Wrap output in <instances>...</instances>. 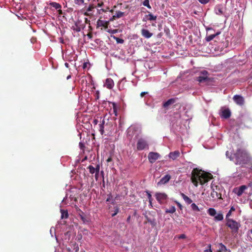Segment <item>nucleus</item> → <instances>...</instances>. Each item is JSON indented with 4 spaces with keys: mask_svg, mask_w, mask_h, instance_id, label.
<instances>
[{
    "mask_svg": "<svg viewBox=\"0 0 252 252\" xmlns=\"http://www.w3.org/2000/svg\"><path fill=\"white\" fill-rule=\"evenodd\" d=\"M228 151L226 152V156L229 158L230 160L234 161L236 164L241 165L243 166L244 165L248 164L251 162V158L243 148H239L233 155L231 154L229 156Z\"/></svg>",
    "mask_w": 252,
    "mask_h": 252,
    "instance_id": "nucleus-1",
    "label": "nucleus"
},
{
    "mask_svg": "<svg viewBox=\"0 0 252 252\" xmlns=\"http://www.w3.org/2000/svg\"><path fill=\"white\" fill-rule=\"evenodd\" d=\"M212 178L213 176L211 173L204 172L197 168L193 169L191 172V181L196 187L198 185V183L203 185L207 183Z\"/></svg>",
    "mask_w": 252,
    "mask_h": 252,
    "instance_id": "nucleus-2",
    "label": "nucleus"
},
{
    "mask_svg": "<svg viewBox=\"0 0 252 252\" xmlns=\"http://www.w3.org/2000/svg\"><path fill=\"white\" fill-rule=\"evenodd\" d=\"M225 225L231 229L232 234L237 235L238 233L239 229L241 227V224L232 219L226 218Z\"/></svg>",
    "mask_w": 252,
    "mask_h": 252,
    "instance_id": "nucleus-3",
    "label": "nucleus"
},
{
    "mask_svg": "<svg viewBox=\"0 0 252 252\" xmlns=\"http://www.w3.org/2000/svg\"><path fill=\"white\" fill-rule=\"evenodd\" d=\"M208 76V72L206 70H203L200 72V75L197 77V80L200 83L208 82L210 80Z\"/></svg>",
    "mask_w": 252,
    "mask_h": 252,
    "instance_id": "nucleus-4",
    "label": "nucleus"
},
{
    "mask_svg": "<svg viewBox=\"0 0 252 252\" xmlns=\"http://www.w3.org/2000/svg\"><path fill=\"white\" fill-rule=\"evenodd\" d=\"M147 148H148L147 141L143 138L139 139L137 143V149L141 151Z\"/></svg>",
    "mask_w": 252,
    "mask_h": 252,
    "instance_id": "nucleus-5",
    "label": "nucleus"
},
{
    "mask_svg": "<svg viewBox=\"0 0 252 252\" xmlns=\"http://www.w3.org/2000/svg\"><path fill=\"white\" fill-rule=\"evenodd\" d=\"M248 188V186L246 185H242L238 187L235 188L233 192L237 194L238 196H241L243 193H244L245 190Z\"/></svg>",
    "mask_w": 252,
    "mask_h": 252,
    "instance_id": "nucleus-6",
    "label": "nucleus"
},
{
    "mask_svg": "<svg viewBox=\"0 0 252 252\" xmlns=\"http://www.w3.org/2000/svg\"><path fill=\"white\" fill-rule=\"evenodd\" d=\"M218 188V187L217 186H215V187H212V191L211 193V196L214 200L221 198V193L217 191Z\"/></svg>",
    "mask_w": 252,
    "mask_h": 252,
    "instance_id": "nucleus-7",
    "label": "nucleus"
},
{
    "mask_svg": "<svg viewBox=\"0 0 252 252\" xmlns=\"http://www.w3.org/2000/svg\"><path fill=\"white\" fill-rule=\"evenodd\" d=\"M160 157V155L156 152H150L148 155V159L150 163H154Z\"/></svg>",
    "mask_w": 252,
    "mask_h": 252,
    "instance_id": "nucleus-8",
    "label": "nucleus"
},
{
    "mask_svg": "<svg viewBox=\"0 0 252 252\" xmlns=\"http://www.w3.org/2000/svg\"><path fill=\"white\" fill-rule=\"evenodd\" d=\"M220 116L221 118L228 119L231 116V112L228 108H221Z\"/></svg>",
    "mask_w": 252,
    "mask_h": 252,
    "instance_id": "nucleus-9",
    "label": "nucleus"
},
{
    "mask_svg": "<svg viewBox=\"0 0 252 252\" xmlns=\"http://www.w3.org/2000/svg\"><path fill=\"white\" fill-rule=\"evenodd\" d=\"M233 99L235 102L240 106H242L244 104V98L240 95H235Z\"/></svg>",
    "mask_w": 252,
    "mask_h": 252,
    "instance_id": "nucleus-10",
    "label": "nucleus"
},
{
    "mask_svg": "<svg viewBox=\"0 0 252 252\" xmlns=\"http://www.w3.org/2000/svg\"><path fill=\"white\" fill-rule=\"evenodd\" d=\"M156 198L158 202L161 203L166 199L167 195L164 193L157 192L155 194Z\"/></svg>",
    "mask_w": 252,
    "mask_h": 252,
    "instance_id": "nucleus-11",
    "label": "nucleus"
},
{
    "mask_svg": "<svg viewBox=\"0 0 252 252\" xmlns=\"http://www.w3.org/2000/svg\"><path fill=\"white\" fill-rule=\"evenodd\" d=\"M171 179V176L167 174L162 177L158 183V185H161L166 184Z\"/></svg>",
    "mask_w": 252,
    "mask_h": 252,
    "instance_id": "nucleus-12",
    "label": "nucleus"
},
{
    "mask_svg": "<svg viewBox=\"0 0 252 252\" xmlns=\"http://www.w3.org/2000/svg\"><path fill=\"white\" fill-rule=\"evenodd\" d=\"M141 34L143 37L146 38H149L153 35L152 33L150 32L148 30L145 29L141 30Z\"/></svg>",
    "mask_w": 252,
    "mask_h": 252,
    "instance_id": "nucleus-13",
    "label": "nucleus"
},
{
    "mask_svg": "<svg viewBox=\"0 0 252 252\" xmlns=\"http://www.w3.org/2000/svg\"><path fill=\"white\" fill-rule=\"evenodd\" d=\"M105 85L107 88L111 89L114 86V83L111 78H107L105 81Z\"/></svg>",
    "mask_w": 252,
    "mask_h": 252,
    "instance_id": "nucleus-14",
    "label": "nucleus"
},
{
    "mask_svg": "<svg viewBox=\"0 0 252 252\" xmlns=\"http://www.w3.org/2000/svg\"><path fill=\"white\" fill-rule=\"evenodd\" d=\"M180 155L179 151H175L173 152H170L169 154V157L173 160L176 159Z\"/></svg>",
    "mask_w": 252,
    "mask_h": 252,
    "instance_id": "nucleus-15",
    "label": "nucleus"
},
{
    "mask_svg": "<svg viewBox=\"0 0 252 252\" xmlns=\"http://www.w3.org/2000/svg\"><path fill=\"white\" fill-rule=\"evenodd\" d=\"M145 217L147 220L146 222L150 223L153 227L156 225L157 222L155 218H151L150 217H149L148 215H145Z\"/></svg>",
    "mask_w": 252,
    "mask_h": 252,
    "instance_id": "nucleus-16",
    "label": "nucleus"
},
{
    "mask_svg": "<svg viewBox=\"0 0 252 252\" xmlns=\"http://www.w3.org/2000/svg\"><path fill=\"white\" fill-rule=\"evenodd\" d=\"M177 99V98H170V99H168L167 101H166V102L163 103V106L164 108L167 107L170 105L175 103L176 102V100Z\"/></svg>",
    "mask_w": 252,
    "mask_h": 252,
    "instance_id": "nucleus-17",
    "label": "nucleus"
},
{
    "mask_svg": "<svg viewBox=\"0 0 252 252\" xmlns=\"http://www.w3.org/2000/svg\"><path fill=\"white\" fill-rule=\"evenodd\" d=\"M220 33V32H218L215 34L206 36V37H205V40L206 41L209 42V41H211L212 40H213L216 36L219 35Z\"/></svg>",
    "mask_w": 252,
    "mask_h": 252,
    "instance_id": "nucleus-18",
    "label": "nucleus"
},
{
    "mask_svg": "<svg viewBox=\"0 0 252 252\" xmlns=\"http://www.w3.org/2000/svg\"><path fill=\"white\" fill-rule=\"evenodd\" d=\"M181 195L183 199L184 200V201L188 204H190L192 203V200L189 198L188 196H187L186 195H185L183 193H181Z\"/></svg>",
    "mask_w": 252,
    "mask_h": 252,
    "instance_id": "nucleus-19",
    "label": "nucleus"
},
{
    "mask_svg": "<svg viewBox=\"0 0 252 252\" xmlns=\"http://www.w3.org/2000/svg\"><path fill=\"white\" fill-rule=\"evenodd\" d=\"M106 115H105L104 116L103 120L102 121V122H101V124L99 125V131L101 135H103V133L104 132V123H105L104 119L106 118Z\"/></svg>",
    "mask_w": 252,
    "mask_h": 252,
    "instance_id": "nucleus-20",
    "label": "nucleus"
},
{
    "mask_svg": "<svg viewBox=\"0 0 252 252\" xmlns=\"http://www.w3.org/2000/svg\"><path fill=\"white\" fill-rule=\"evenodd\" d=\"M49 5L52 7L55 8L56 9H61L62 8L61 5L56 2H51Z\"/></svg>",
    "mask_w": 252,
    "mask_h": 252,
    "instance_id": "nucleus-21",
    "label": "nucleus"
},
{
    "mask_svg": "<svg viewBox=\"0 0 252 252\" xmlns=\"http://www.w3.org/2000/svg\"><path fill=\"white\" fill-rule=\"evenodd\" d=\"M124 15V12H121L120 11H116V14L113 16V19H115L116 18H119L123 17Z\"/></svg>",
    "mask_w": 252,
    "mask_h": 252,
    "instance_id": "nucleus-22",
    "label": "nucleus"
},
{
    "mask_svg": "<svg viewBox=\"0 0 252 252\" xmlns=\"http://www.w3.org/2000/svg\"><path fill=\"white\" fill-rule=\"evenodd\" d=\"M97 24L98 26H101L105 28L107 27L108 23L106 22H104V21L98 20L97 22Z\"/></svg>",
    "mask_w": 252,
    "mask_h": 252,
    "instance_id": "nucleus-23",
    "label": "nucleus"
},
{
    "mask_svg": "<svg viewBox=\"0 0 252 252\" xmlns=\"http://www.w3.org/2000/svg\"><path fill=\"white\" fill-rule=\"evenodd\" d=\"M61 218L62 219H67L68 217V212L66 210H61Z\"/></svg>",
    "mask_w": 252,
    "mask_h": 252,
    "instance_id": "nucleus-24",
    "label": "nucleus"
},
{
    "mask_svg": "<svg viewBox=\"0 0 252 252\" xmlns=\"http://www.w3.org/2000/svg\"><path fill=\"white\" fill-rule=\"evenodd\" d=\"M176 211V208L175 206H172L169 209H167L165 210L166 213L173 214Z\"/></svg>",
    "mask_w": 252,
    "mask_h": 252,
    "instance_id": "nucleus-25",
    "label": "nucleus"
},
{
    "mask_svg": "<svg viewBox=\"0 0 252 252\" xmlns=\"http://www.w3.org/2000/svg\"><path fill=\"white\" fill-rule=\"evenodd\" d=\"M227 251V249L226 247L222 243H220L218 252H222L223 251L226 252Z\"/></svg>",
    "mask_w": 252,
    "mask_h": 252,
    "instance_id": "nucleus-26",
    "label": "nucleus"
},
{
    "mask_svg": "<svg viewBox=\"0 0 252 252\" xmlns=\"http://www.w3.org/2000/svg\"><path fill=\"white\" fill-rule=\"evenodd\" d=\"M90 0H74L75 3L78 5L87 4V2H88Z\"/></svg>",
    "mask_w": 252,
    "mask_h": 252,
    "instance_id": "nucleus-27",
    "label": "nucleus"
},
{
    "mask_svg": "<svg viewBox=\"0 0 252 252\" xmlns=\"http://www.w3.org/2000/svg\"><path fill=\"white\" fill-rule=\"evenodd\" d=\"M208 213L211 216H215L216 215V211L214 208H209L208 210Z\"/></svg>",
    "mask_w": 252,
    "mask_h": 252,
    "instance_id": "nucleus-28",
    "label": "nucleus"
},
{
    "mask_svg": "<svg viewBox=\"0 0 252 252\" xmlns=\"http://www.w3.org/2000/svg\"><path fill=\"white\" fill-rule=\"evenodd\" d=\"M147 19L149 21H155L157 19V16L153 15L151 13H149L147 15Z\"/></svg>",
    "mask_w": 252,
    "mask_h": 252,
    "instance_id": "nucleus-29",
    "label": "nucleus"
},
{
    "mask_svg": "<svg viewBox=\"0 0 252 252\" xmlns=\"http://www.w3.org/2000/svg\"><path fill=\"white\" fill-rule=\"evenodd\" d=\"M107 197L106 201V202H110L111 200H112L111 202V204H114L115 200L112 199L113 196H112V194L111 193L108 194L107 195Z\"/></svg>",
    "mask_w": 252,
    "mask_h": 252,
    "instance_id": "nucleus-30",
    "label": "nucleus"
},
{
    "mask_svg": "<svg viewBox=\"0 0 252 252\" xmlns=\"http://www.w3.org/2000/svg\"><path fill=\"white\" fill-rule=\"evenodd\" d=\"M191 208L192 211L194 212H199L200 211V209L198 208V207L195 204V203H192L191 204Z\"/></svg>",
    "mask_w": 252,
    "mask_h": 252,
    "instance_id": "nucleus-31",
    "label": "nucleus"
},
{
    "mask_svg": "<svg viewBox=\"0 0 252 252\" xmlns=\"http://www.w3.org/2000/svg\"><path fill=\"white\" fill-rule=\"evenodd\" d=\"M111 37H113L116 41L117 43L123 44L124 42V40L122 38H120L114 35H111Z\"/></svg>",
    "mask_w": 252,
    "mask_h": 252,
    "instance_id": "nucleus-32",
    "label": "nucleus"
},
{
    "mask_svg": "<svg viewBox=\"0 0 252 252\" xmlns=\"http://www.w3.org/2000/svg\"><path fill=\"white\" fill-rule=\"evenodd\" d=\"M120 211V209L118 206H116L114 207V210L113 211V213L111 214L112 217H115Z\"/></svg>",
    "mask_w": 252,
    "mask_h": 252,
    "instance_id": "nucleus-33",
    "label": "nucleus"
},
{
    "mask_svg": "<svg viewBox=\"0 0 252 252\" xmlns=\"http://www.w3.org/2000/svg\"><path fill=\"white\" fill-rule=\"evenodd\" d=\"M223 219V216L222 214H218L215 216V220L218 221L222 220Z\"/></svg>",
    "mask_w": 252,
    "mask_h": 252,
    "instance_id": "nucleus-34",
    "label": "nucleus"
},
{
    "mask_svg": "<svg viewBox=\"0 0 252 252\" xmlns=\"http://www.w3.org/2000/svg\"><path fill=\"white\" fill-rule=\"evenodd\" d=\"M88 169H89V172L91 174H93L95 173L96 170L93 166L91 165H89L88 167Z\"/></svg>",
    "mask_w": 252,
    "mask_h": 252,
    "instance_id": "nucleus-35",
    "label": "nucleus"
},
{
    "mask_svg": "<svg viewBox=\"0 0 252 252\" xmlns=\"http://www.w3.org/2000/svg\"><path fill=\"white\" fill-rule=\"evenodd\" d=\"M235 210V208H234V207L232 206L231 207L230 210L229 211V212L227 213V214L226 216V218H229V217L231 215L232 212H233Z\"/></svg>",
    "mask_w": 252,
    "mask_h": 252,
    "instance_id": "nucleus-36",
    "label": "nucleus"
},
{
    "mask_svg": "<svg viewBox=\"0 0 252 252\" xmlns=\"http://www.w3.org/2000/svg\"><path fill=\"white\" fill-rule=\"evenodd\" d=\"M143 4L145 6L148 7V8H151V6H150L149 4V0H145L143 2Z\"/></svg>",
    "mask_w": 252,
    "mask_h": 252,
    "instance_id": "nucleus-37",
    "label": "nucleus"
},
{
    "mask_svg": "<svg viewBox=\"0 0 252 252\" xmlns=\"http://www.w3.org/2000/svg\"><path fill=\"white\" fill-rule=\"evenodd\" d=\"M95 9V7H94V6L91 3L89 4V7L87 8V11H90L91 13V12L93 11L94 9Z\"/></svg>",
    "mask_w": 252,
    "mask_h": 252,
    "instance_id": "nucleus-38",
    "label": "nucleus"
},
{
    "mask_svg": "<svg viewBox=\"0 0 252 252\" xmlns=\"http://www.w3.org/2000/svg\"><path fill=\"white\" fill-rule=\"evenodd\" d=\"M113 112L115 113V115L117 116V105L115 103H113Z\"/></svg>",
    "mask_w": 252,
    "mask_h": 252,
    "instance_id": "nucleus-39",
    "label": "nucleus"
},
{
    "mask_svg": "<svg viewBox=\"0 0 252 252\" xmlns=\"http://www.w3.org/2000/svg\"><path fill=\"white\" fill-rule=\"evenodd\" d=\"M146 192L147 194V197L149 199V202H151V200H152V197L151 193L149 191H146Z\"/></svg>",
    "mask_w": 252,
    "mask_h": 252,
    "instance_id": "nucleus-40",
    "label": "nucleus"
},
{
    "mask_svg": "<svg viewBox=\"0 0 252 252\" xmlns=\"http://www.w3.org/2000/svg\"><path fill=\"white\" fill-rule=\"evenodd\" d=\"M107 32L111 33V34H114L118 32V30L115 29V30H108L107 31Z\"/></svg>",
    "mask_w": 252,
    "mask_h": 252,
    "instance_id": "nucleus-41",
    "label": "nucleus"
},
{
    "mask_svg": "<svg viewBox=\"0 0 252 252\" xmlns=\"http://www.w3.org/2000/svg\"><path fill=\"white\" fill-rule=\"evenodd\" d=\"M202 4H206L210 0H198Z\"/></svg>",
    "mask_w": 252,
    "mask_h": 252,
    "instance_id": "nucleus-42",
    "label": "nucleus"
},
{
    "mask_svg": "<svg viewBox=\"0 0 252 252\" xmlns=\"http://www.w3.org/2000/svg\"><path fill=\"white\" fill-rule=\"evenodd\" d=\"M208 247H209V249L204 250V252H212V251L211 250V244L209 245Z\"/></svg>",
    "mask_w": 252,
    "mask_h": 252,
    "instance_id": "nucleus-43",
    "label": "nucleus"
},
{
    "mask_svg": "<svg viewBox=\"0 0 252 252\" xmlns=\"http://www.w3.org/2000/svg\"><path fill=\"white\" fill-rule=\"evenodd\" d=\"M79 147H80V148L81 150H84V148H85V145H84V144H83V143H82V142H80V143H79Z\"/></svg>",
    "mask_w": 252,
    "mask_h": 252,
    "instance_id": "nucleus-44",
    "label": "nucleus"
},
{
    "mask_svg": "<svg viewBox=\"0 0 252 252\" xmlns=\"http://www.w3.org/2000/svg\"><path fill=\"white\" fill-rule=\"evenodd\" d=\"M96 170L95 172L99 173L100 170V165L99 164H97L96 167L94 168Z\"/></svg>",
    "mask_w": 252,
    "mask_h": 252,
    "instance_id": "nucleus-45",
    "label": "nucleus"
},
{
    "mask_svg": "<svg viewBox=\"0 0 252 252\" xmlns=\"http://www.w3.org/2000/svg\"><path fill=\"white\" fill-rule=\"evenodd\" d=\"M84 15L86 16H90L93 15V13H91L90 11H87V9H86V11L84 13Z\"/></svg>",
    "mask_w": 252,
    "mask_h": 252,
    "instance_id": "nucleus-46",
    "label": "nucleus"
},
{
    "mask_svg": "<svg viewBox=\"0 0 252 252\" xmlns=\"http://www.w3.org/2000/svg\"><path fill=\"white\" fill-rule=\"evenodd\" d=\"M76 28H73V30L74 31H76V32H79L81 31V28L79 27H78L77 25H76Z\"/></svg>",
    "mask_w": 252,
    "mask_h": 252,
    "instance_id": "nucleus-47",
    "label": "nucleus"
},
{
    "mask_svg": "<svg viewBox=\"0 0 252 252\" xmlns=\"http://www.w3.org/2000/svg\"><path fill=\"white\" fill-rule=\"evenodd\" d=\"M176 203L177 204V206L179 207V208H180V210L183 209V206L181 204V203H180L179 202H177V201H176Z\"/></svg>",
    "mask_w": 252,
    "mask_h": 252,
    "instance_id": "nucleus-48",
    "label": "nucleus"
},
{
    "mask_svg": "<svg viewBox=\"0 0 252 252\" xmlns=\"http://www.w3.org/2000/svg\"><path fill=\"white\" fill-rule=\"evenodd\" d=\"M186 238V236L185 234H181L179 236V239H185Z\"/></svg>",
    "mask_w": 252,
    "mask_h": 252,
    "instance_id": "nucleus-49",
    "label": "nucleus"
},
{
    "mask_svg": "<svg viewBox=\"0 0 252 252\" xmlns=\"http://www.w3.org/2000/svg\"><path fill=\"white\" fill-rule=\"evenodd\" d=\"M148 94V92H142L140 94V96L141 97H143L145 94Z\"/></svg>",
    "mask_w": 252,
    "mask_h": 252,
    "instance_id": "nucleus-50",
    "label": "nucleus"
},
{
    "mask_svg": "<svg viewBox=\"0 0 252 252\" xmlns=\"http://www.w3.org/2000/svg\"><path fill=\"white\" fill-rule=\"evenodd\" d=\"M99 176V173L95 172V179L96 180H97Z\"/></svg>",
    "mask_w": 252,
    "mask_h": 252,
    "instance_id": "nucleus-51",
    "label": "nucleus"
},
{
    "mask_svg": "<svg viewBox=\"0 0 252 252\" xmlns=\"http://www.w3.org/2000/svg\"><path fill=\"white\" fill-rule=\"evenodd\" d=\"M98 120H96V119H94V121H93V124H94V125H97V123H98Z\"/></svg>",
    "mask_w": 252,
    "mask_h": 252,
    "instance_id": "nucleus-52",
    "label": "nucleus"
},
{
    "mask_svg": "<svg viewBox=\"0 0 252 252\" xmlns=\"http://www.w3.org/2000/svg\"><path fill=\"white\" fill-rule=\"evenodd\" d=\"M58 14L60 15H61L63 14V11L61 9H59L58 10Z\"/></svg>",
    "mask_w": 252,
    "mask_h": 252,
    "instance_id": "nucleus-53",
    "label": "nucleus"
},
{
    "mask_svg": "<svg viewBox=\"0 0 252 252\" xmlns=\"http://www.w3.org/2000/svg\"><path fill=\"white\" fill-rule=\"evenodd\" d=\"M85 22L86 24H89L90 23V20L87 18H85Z\"/></svg>",
    "mask_w": 252,
    "mask_h": 252,
    "instance_id": "nucleus-54",
    "label": "nucleus"
},
{
    "mask_svg": "<svg viewBox=\"0 0 252 252\" xmlns=\"http://www.w3.org/2000/svg\"><path fill=\"white\" fill-rule=\"evenodd\" d=\"M112 159L111 157H109V158H108V159L106 160V161H107V162H109L112 161Z\"/></svg>",
    "mask_w": 252,
    "mask_h": 252,
    "instance_id": "nucleus-55",
    "label": "nucleus"
},
{
    "mask_svg": "<svg viewBox=\"0 0 252 252\" xmlns=\"http://www.w3.org/2000/svg\"><path fill=\"white\" fill-rule=\"evenodd\" d=\"M130 218H131L130 216H129L127 217V219H126V221H127V222H129V221H130Z\"/></svg>",
    "mask_w": 252,
    "mask_h": 252,
    "instance_id": "nucleus-56",
    "label": "nucleus"
},
{
    "mask_svg": "<svg viewBox=\"0 0 252 252\" xmlns=\"http://www.w3.org/2000/svg\"><path fill=\"white\" fill-rule=\"evenodd\" d=\"M152 200H151V202H149V203H150V205L151 206V207H153L152 206Z\"/></svg>",
    "mask_w": 252,
    "mask_h": 252,
    "instance_id": "nucleus-57",
    "label": "nucleus"
},
{
    "mask_svg": "<svg viewBox=\"0 0 252 252\" xmlns=\"http://www.w3.org/2000/svg\"><path fill=\"white\" fill-rule=\"evenodd\" d=\"M86 67V63L83 64V68H85Z\"/></svg>",
    "mask_w": 252,
    "mask_h": 252,
    "instance_id": "nucleus-58",
    "label": "nucleus"
},
{
    "mask_svg": "<svg viewBox=\"0 0 252 252\" xmlns=\"http://www.w3.org/2000/svg\"><path fill=\"white\" fill-rule=\"evenodd\" d=\"M70 77H71V75H68V76L67 77V78H67V79L68 80V79H69Z\"/></svg>",
    "mask_w": 252,
    "mask_h": 252,
    "instance_id": "nucleus-59",
    "label": "nucleus"
},
{
    "mask_svg": "<svg viewBox=\"0 0 252 252\" xmlns=\"http://www.w3.org/2000/svg\"><path fill=\"white\" fill-rule=\"evenodd\" d=\"M81 219H82V220H84V217H83V216H81Z\"/></svg>",
    "mask_w": 252,
    "mask_h": 252,
    "instance_id": "nucleus-60",
    "label": "nucleus"
},
{
    "mask_svg": "<svg viewBox=\"0 0 252 252\" xmlns=\"http://www.w3.org/2000/svg\"><path fill=\"white\" fill-rule=\"evenodd\" d=\"M65 66H67H67H68V64L67 63H65Z\"/></svg>",
    "mask_w": 252,
    "mask_h": 252,
    "instance_id": "nucleus-61",
    "label": "nucleus"
},
{
    "mask_svg": "<svg viewBox=\"0 0 252 252\" xmlns=\"http://www.w3.org/2000/svg\"><path fill=\"white\" fill-rule=\"evenodd\" d=\"M88 35L89 36V37H91V35L90 34H89Z\"/></svg>",
    "mask_w": 252,
    "mask_h": 252,
    "instance_id": "nucleus-62",
    "label": "nucleus"
},
{
    "mask_svg": "<svg viewBox=\"0 0 252 252\" xmlns=\"http://www.w3.org/2000/svg\"><path fill=\"white\" fill-rule=\"evenodd\" d=\"M219 12L222 13V11L220 10H219Z\"/></svg>",
    "mask_w": 252,
    "mask_h": 252,
    "instance_id": "nucleus-63",
    "label": "nucleus"
},
{
    "mask_svg": "<svg viewBox=\"0 0 252 252\" xmlns=\"http://www.w3.org/2000/svg\"><path fill=\"white\" fill-rule=\"evenodd\" d=\"M251 232L252 234V229L251 230Z\"/></svg>",
    "mask_w": 252,
    "mask_h": 252,
    "instance_id": "nucleus-64",
    "label": "nucleus"
}]
</instances>
